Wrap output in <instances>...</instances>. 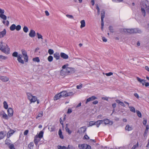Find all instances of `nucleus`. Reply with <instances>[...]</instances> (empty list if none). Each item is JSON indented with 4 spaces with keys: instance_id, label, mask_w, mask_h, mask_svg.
Instances as JSON below:
<instances>
[{
    "instance_id": "obj_1",
    "label": "nucleus",
    "mask_w": 149,
    "mask_h": 149,
    "mask_svg": "<svg viewBox=\"0 0 149 149\" xmlns=\"http://www.w3.org/2000/svg\"><path fill=\"white\" fill-rule=\"evenodd\" d=\"M75 70L74 68H72L67 67L65 70H61L60 72L61 75H67L71 74L74 73Z\"/></svg>"
},
{
    "instance_id": "obj_2",
    "label": "nucleus",
    "mask_w": 149,
    "mask_h": 149,
    "mask_svg": "<svg viewBox=\"0 0 149 149\" xmlns=\"http://www.w3.org/2000/svg\"><path fill=\"white\" fill-rule=\"evenodd\" d=\"M0 50L6 54L10 53V48L7 44L2 42H0Z\"/></svg>"
},
{
    "instance_id": "obj_3",
    "label": "nucleus",
    "mask_w": 149,
    "mask_h": 149,
    "mask_svg": "<svg viewBox=\"0 0 149 149\" xmlns=\"http://www.w3.org/2000/svg\"><path fill=\"white\" fill-rule=\"evenodd\" d=\"M141 7L145 8L147 12H149V2L147 0H141Z\"/></svg>"
},
{
    "instance_id": "obj_4",
    "label": "nucleus",
    "mask_w": 149,
    "mask_h": 149,
    "mask_svg": "<svg viewBox=\"0 0 149 149\" xmlns=\"http://www.w3.org/2000/svg\"><path fill=\"white\" fill-rule=\"evenodd\" d=\"M124 32H127L130 34H133L134 33H141L142 32L138 28L131 29H125L124 30Z\"/></svg>"
},
{
    "instance_id": "obj_5",
    "label": "nucleus",
    "mask_w": 149,
    "mask_h": 149,
    "mask_svg": "<svg viewBox=\"0 0 149 149\" xmlns=\"http://www.w3.org/2000/svg\"><path fill=\"white\" fill-rule=\"evenodd\" d=\"M22 54L24 56V61L27 62L28 60V56L27 55V52L24 49H22L21 50Z\"/></svg>"
},
{
    "instance_id": "obj_6",
    "label": "nucleus",
    "mask_w": 149,
    "mask_h": 149,
    "mask_svg": "<svg viewBox=\"0 0 149 149\" xmlns=\"http://www.w3.org/2000/svg\"><path fill=\"white\" fill-rule=\"evenodd\" d=\"M102 123L105 124V125L109 124V125H112L113 124V122L112 121L108 119H104L102 120Z\"/></svg>"
},
{
    "instance_id": "obj_7",
    "label": "nucleus",
    "mask_w": 149,
    "mask_h": 149,
    "mask_svg": "<svg viewBox=\"0 0 149 149\" xmlns=\"http://www.w3.org/2000/svg\"><path fill=\"white\" fill-rule=\"evenodd\" d=\"M0 116H1L2 118L5 119H8V115L3 111H2L0 112Z\"/></svg>"
},
{
    "instance_id": "obj_8",
    "label": "nucleus",
    "mask_w": 149,
    "mask_h": 149,
    "mask_svg": "<svg viewBox=\"0 0 149 149\" xmlns=\"http://www.w3.org/2000/svg\"><path fill=\"white\" fill-rule=\"evenodd\" d=\"M97 99V97L94 96H93L87 99L86 104H87L88 102Z\"/></svg>"
},
{
    "instance_id": "obj_9",
    "label": "nucleus",
    "mask_w": 149,
    "mask_h": 149,
    "mask_svg": "<svg viewBox=\"0 0 149 149\" xmlns=\"http://www.w3.org/2000/svg\"><path fill=\"white\" fill-rule=\"evenodd\" d=\"M40 138L38 137L37 136H35L33 141L36 146L38 145V143L40 141Z\"/></svg>"
},
{
    "instance_id": "obj_10",
    "label": "nucleus",
    "mask_w": 149,
    "mask_h": 149,
    "mask_svg": "<svg viewBox=\"0 0 149 149\" xmlns=\"http://www.w3.org/2000/svg\"><path fill=\"white\" fill-rule=\"evenodd\" d=\"M8 116L10 117L12 116L13 115V110L11 108H9L7 110Z\"/></svg>"
},
{
    "instance_id": "obj_11",
    "label": "nucleus",
    "mask_w": 149,
    "mask_h": 149,
    "mask_svg": "<svg viewBox=\"0 0 149 149\" xmlns=\"http://www.w3.org/2000/svg\"><path fill=\"white\" fill-rule=\"evenodd\" d=\"M0 79L3 82H6L9 80V78L6 76H0Z\"/></svg>"
},
{
    "instance_id": "obj_12",
    "label": "nucleus",
    "mask_w": 149,
    "mask_h": 149,
    "mask_svg": "<svg viewBox=\"0 0 149 149\" xmlns=\"http://www.w3.org/2000/svg\"><path fill=\"white\" fill-rule=\"evenodd\" d=\"M22 56L21 54H19L18 55V56L17 58V60L18 61V62L19 63H20L22 64H24V61L23 59H22Z\"/></svg>"
},
{
    "instance_id": "obj_13",
    "label": "nucleus",
    "mask_w": 149,
    "mask_h": 149,
    "mask_svg": "<svg viewBox=\"0 0 149 149\" xmlns=\"http://www.w3.org/2000/svg\"><path fill=\"white\" fill-rule=\"evenodd\" d=\"M29 36L31 38L34 37L36 35V33L35 31L32 29H31L30 30V32L29 34Z\"/></svg>"
},
{
    "instance_id": "obj_14",
    "label": "nucleus",
    "mask_w": 149,
    "mask_h": 149,
    "mask_svg": "<svg viewBox=\"0 0 149 149\" xmlns=\"http://www.w3.org/2000/svg\"><path fill=\"white\" fill-rule=\"evenodd\" d=\"M136 79L138 81L142 84L143 86L144 85V84L146 82V80H145L141 79L138 77H136Z\"/></svg>"
},
{
    "instance_id": "obj_15",
    "label": "nucleus",
    "mask_w": 149,
    "mask_h": 149,
    "mask_svg": "<svg viewBox=\"0 0 149 149\" xmlns=\"http://www.w3.org/2000/svg\"><path fill=\"white\" fill-rule=\"evenodd\" d=\"M60 56L61 57L65 59H67L68 58V55L63 52H61L60 54Z\"/></svg>"
},
{
    "instance_id": "obj_16",
    "label": "nucleus",
    "mask_w": 149,
    "mask_h": 149,
    "mask_svg": "<svg viewBox=\"0 0 149 149\" xmlns=\"http://www.w3.org/2000/svg\"><path fill=\"white\" fill-rule=\"evenodd\" d=\"M86 144L85 143L79 144L78 147L80 149H86Z\"/></svg>"
},
{
    "instance_id": "obj_17",
    "label": "nucleus",
    "mask_w": 149,
    "mask_h": 149,
    "mask_svg": "<svg viewBox=\"0 0 149 149\" xmlns=\"http://www.w3.org/2000/svg\"><path fill=\"white\" fill-rule=\"evenodd\" d=\"M67 91H63L59 93L60 96L62 97H66Z\"/></svg>"
},
{
    "instance_id": "obj_18",
    "label": "nucleus",
    "mask_w": 149,
    "mask_h": 149,
    "mask_svg": "<svg viewBox=\"0 0 149 149\" xmlns=\"http://www.w3.org/2000/svg\"><path fill=\"white\" fill-rule=\"evenodd\" d=\"M6 30L4 29L2 31L0 32V38H2L6 34Z\"/></svg>"
},
{
    "instance_id": "obj_19",
    "label": "nucleus",
    "mask_w": 149,
    "mask_h": 149,
    "mask_svg": "<svg viewBox=\"0 0 149 149\" xmlns=\"http://www.w3.org/2000/svg\"><path fill=\"white\" fill-rule=\"evenodd\" d=\"M102 120H98L96 122H95V125H96V127H99L100 125L102 123Z\"/></svg>"
},
{
    "instance_id": "obj_20",
    "label": "nucleus",
    "mask_w": 149,
    "mask_h": 149,
    "mask_svg": "<svg viewBox=\"0 0 149 149\" xmlns=\"http://www.w3.org/2000/svg\"><path fill=\"white\" fill-rule=\"evenodd\" d=\"M43 135V131H40L38 134H37L35 136H37L38 137L41 139Z\"/></svg>"
},
{
    "instance_id": "obj_21",
    "label": "nucleus",
    "mask_w": 149,
    "mask_h": 149,
    "mask_svg": "<svg viewBox=\"0 0 149 149\" xmlns=\"http://www.w3.org/2000/svg\"><path fill=\"white\" fill-rule=\"evenodd\" d=\"M34 144L33 142H31L28 145V149H33Z\"/></svg>"
},
{
    "instance_id": "obj_22",
    "label": "nucleus",
    "mask_w": 149,
    "mask_h": 149,
    "mask_svg": "<svg viewBox=\"0 0 149 149\" xmlns=\"http://www.w3.org/2000/svg\"><path fill=\"white\" fill-rule=\"evenodd\" d=\"M54 56L56 60H58L59 59L60 55L58 52H56L54 54Z\"/></svg>"
},
{
    "instance_id": "obj_23",
    "label": "nucleus",
    "mask_w": 149,
    "mask_h": 149,
    "mask_svg": "<svg viewBox=\"0 0 149 149\" xmlns=\"http://www.w3.org/2000/svg\"><path fill=\"white\" fill-rule=\"evenodd\" d=\"M115 101L117 103L119 104L120 105L123 107H125V105L124 103L123 102L120 101L119 100H116Z\"/></svg>"
},
{
    "instance_id": "obj_24",
    "label": "nucleus",
    "mask_w": 149,
    "mask_h": 149,
    "mask_svg": "<svg viewBox=\"0 0 149 149\" xmlns=\"http://www.w3.org/2000/svg\"><path fill=\"white\" fill-rule=\"evenodd\" d=\"M105 12L104 10H102L101 13V21L103 22V19L105 17Z\"/></svg>"
},
{
    "instance_id": "obj_25",
    "label": "nucleus",
    "mask_w": 149,
    "mask_h": 149,
    "mask_svg": "<svg viewBox=\"0 0 149 149\" xmlns=\"http://www.w3.org/2000/svg\"><path fill=\"white\" fill-rule=\"evenodd\" d=\"M70 146V145H68L67 147L64 146H58V149H69V147Z\"/></svg>"
},
{
    "instance_id": "obj_26",
    "label": "nucleus",
    "mask_w": 149,
    "mask_h": 149,
    "mask_svg": "<svg viewBox=\"0 0 149 149\" xmlns=\"http://www.w3.org/2000/svg\"><path fill=\"white\" fill-rule=\"evenodd\" d=\"M37 100V98L35 96H33L31 98L30 101L31 103L35 102Z\"/></svg>"
},
{
    "instance_id": "obj_27",
    "label": "nucleus",
    "mask_w": 149,
    "mask_h": 149,
    "mask_svg": "<svg viewBox=\"0 0 149 149\" xmlns=\"http://www.w3.org/2000/svg\"><path fill=\"white\" fill-rule=\"evenodd\" d=\"M95 121H91L89 122V124L87 125V126L88 127H89L90 126H92L93 125H95Z\"/></svg>"
},
{
    "instance_id": "obj_28",
    "label": "nucleus",
    "mask_w": 149,
    "mask_h": 149,
    "mask_svg": "<svg viewBox=\"0 0 149 149\" xmlns=\"http://www.w3.org/2000/svg\"><path fill=\"white\" fill-rule=\"evenodd\" d=\"M80 23L81 24V25L80 26L81 28H82L85 27V22L84 20H81L80 22Z\"/></svg>"
},
{
    "instance_id": "obj_29",
    "label": "nucleus",
    "mask_w": 149,
    "mask_h": 149,
    "mask_svg": "<svg viewBox=\"0 0 149 149\" xmlns=\"http://www.w3.org/2000/svg\"><path fill=\"white\" fill-rule=\"evenodd\" d=\"M16 26L14 24H12L10 27V29L11 31H14L16 28Z\"/></svg>"
},
{
    "instance_id": "obj_30",
    "label": "nucleus",
    "mask_w": 149,
    "mask_h": 149,
    "mask_svg": "<svg viewBox=\"0 0 149 149\" xmlns=\"http://www.w3.org/2000/svg\"><path fill=\"white\" fill-rule=\"evenodd\" d=\"M61 97L60 96V94L59 93L57 94L56 95H55V96L54 97V100H57L60 98Z\"/></svg>"
},
{
    "instance_id": "obj_31",
    "label": "nucleus",
    "mask_w": 149,
    "mask_h": 149,
    "mask_svg": "<svg viewBox=\"0 0 149 149\" xmlns=\"http://www.w3.org/2000/svg\"><path fill=\"white\" fill-rule=\"evenodd\" d=\"M145 9V8H141V11L142 15L144 17H145L146 15V13Z\"/></svg>"
},
{
    "instance_id": "obj_32",
    "label": "nucleus",
    "mask_w": 149,
    "mask_h": 149,
    "mask_svg": "<svg viewBox=\"0 0 149 149\" xmlns=\"http://www.w3.org/2000/svg\"><path fill=\"white\" fill-rule=\"evenodd\" d=\"M132 127L128 125H127L125 127V130H132Z\"/></svg>"
},
{
    "instance_id": "obj_33",
    "label": "nucleus",
    "mask_w": 149,
    "mask_h": 149,
    "mask_svg": "<svg viewBox=\"0 0 149 149\" xmlns=\"http://www.w3.org/2000/svg\"><path fill=\"white\" fill-rule=\"evenodd\" d=\"M5 135L3 132L0 131V140L3 139L5 136Z\"/></svg>"
},
{
    "instance_id": "obj_34",
    "label": "nucleus",
    "mask_w": 149,
    "mask_h": 149,
    "mask_svg": "<svg viewBox=\"0 0 149 149\" xmlns=\"http://www.w3.org/2000/svg\"><path fill=\"white\" fill-rule=\"evenodd\" d=\"M26 94L27 96L28 99L30 100L31 98L32 97H33V96L32 95L31 93H27Z\"/></svg>"
},
{
    "instance_id": "obj_35",
    "label": "nucleus",
    "mask_w": 149,
    "mask_h": 149,
    "mask_svg": "<svg viewBox=\"0 0 149 149\" xmlns=\"http://www.w3.org/2000/svg\"><path fill=\"white\" fill-rule=\"evenodd\" d=\"M129 108L130 111L134 113L135 112V109L134 107L132 106H129Z\"/></svg>"
},
{
    "instance_id": "obj_36",
    "label": "nucleus",
    "mask_w": 149,
    "mask_h": 149,
    "mask_svg": "<svg viewBox=\"0 0 149 149\" xmlns=\"http://www.w3.org/2000/svg\"><path fill=\"white\" fill-rule=\"evenodd\" d=\"M13 132H10V131H9L8 132L7 134V136L8 137V138H9L10 136H11L12 135H13V133L15 131H13Z\"/></svg>"
},
{
    "instance_id": "obj_37",
    "label": "nucleus",
    "mask_w": 149,
    "mask_h": 149,
    "mask_svg": "<svg viewBox=\"0 0 149 149\" xmlns=\"http://www.w3.org/2000/svg\"><path fill=\"white\" fill-rule=\"evenodd\" d=\"M0 17L4 20H6L7 19L6 16L3 14H0Z\"/></svg>"
},
{
    "instance_id": "obj_38",
    "label": "nucleus",
    "mask_w": 149,
    "mask_h": 149,
    "mask_svg": "<svg viewBox=\"0 0 149 149\" xmlns=\"http://www.w3.org/2000/svg\"><path fill=\"white\" fill-rule=\"evenodd\" d=\"M3 104L4 108L6 109H7L8 108V105L7 102L5 101L3 102Z\"/></svg>"
},
{
    "instance_id": "obj_39",
    "label": "nucleus",
    "mask_w": 149,
    "mask_h": 149,
    "mask_svg": "<svg viewBox=\"0 0 149 149\" xmlns=\"http://www.w3.org/2000/svg\"><path fill=\"white\" fill-rule=\"evenodd\" d=\"M74 93L72 92H67V91L66 97L73 95Z\"/></svg>"
},
{
    "instance_id": "obj_40",
    "label": "nucleus",
    "mask_w": 149,
    "mask_h": 149,
    "mask_svg": "<svg viewBox=\"0 0 149 149\" xmlns=\"http://www.w3.org/2000/svg\"><path fill=\"white\" fill-rule=\"evenodd\" d=\"M33 61H34L37 62H39L40 61V59L38 57H36L35 58H34L33 59Z\"/></svg>"
},
{
    "instance_id": "obj_41",
    "label": "nucleus",
    "mask_w": 149,
    "mask_h": 149,
    "mask_svg": "<svg viewBox=\"0 0 149 149\" xmlns=\"http://www.w3.org/2000/svg\"><path fill=\"white\" fill-rule=\"evenodd\" d=\"M58 133L60 138H61L62 139H63L64 138L63 135L62 134V131H59Z\"/></svg>"
},
{
    "instance_id": "obj_42",
    "label": "nucleus",
    "mask_w": 149,
    "mask_h": 149,
    "mask_svg": "<svg viewBox=\"0 0 149 149\" xmlns=\"http://www.w3.org/2000/svg\"><path fill=\"white\" fill-rule=\"evenodd\" d=\"M139 143L137 142L136 145H134L131 149H136L139 146Z\"/></svg>"
},
{
    "instance_id": "obj_43",
    "label": "nucleus",
    "mask_w": 149,
    "mask_h": 149,
    "mask_svg": "<svg viewBox=\"0 0 149 149\" xmlns=\"http://www.w3.org/2000/svg\"><path fill=\"white\" fill-rule=\"evenodd\" d=\"M23 30L24 32L26 33L28 32L29 29L27 26H25L23 28Z\"/></svg>"
},
{
    "instance_id": "obj_44",
    "label": "nucleus",
    "mask_w": 149,
    "mask_h": 149,
    "mask_svg": "<svg viewBox=\"0 0 149 149\" xmlns=\"http://www.w3.org/2000/svg\"><path fill=\"white\" fill-rule=\"evenodd\" d=\"M12 56H13L15 57H17V58L18 57V52H15L13 53Z\"/></svg>"
},
{
    "instance_id": "obj_45",
    "label": "nucleus",
    "mask_w": 149,
    "mask_h": 149,
    "mask_svg": "<svg viewBox=\"0 0 149 149\" xmlns=\"http://www.w3.org/2000/svg\"><path fill=\"white\" fill-rule=\"evenodd\" d=\"M43 116V112L41 111V112L39 113L38 115L36 117V119H38L39 117H41Z\"/></svg>"
},
{
    "instance_id": "obj_46",
    "label": "nucleus",
    "mask_w": 149,
    "mask_h": 149,
    "mask_svg": "<svg viewBox=\"0 0 149 149\" xmlns=\"http://www.w3.org/2000/svg\"><path fill=\"white\" fill-rule=\"evenodd\" d=\"M10 141L9 139H6L5 141V143L7 145H10Z\"/></svg>"
},
{
    "instance_id": "obj_47",
    "label": "nucleus",
    "mask_w": 149,
    "mask_h": 149,
    "mask_svg": "<svg viewBox=\"0 0 149 149\" xmlns=\"http://www.w3.org/2000/svg\"><path fill=\"white\" fill-rule=\"evenodd\" d=\"M7 56H3L2 55H0V59L2 60H6L7 59Z\"/></svg>"
},
{
    "instance_id": "obj_48",
    "label": "nucleus",
    "mask_w": 149,
    "mask_h": 149,
    "mask_svg": "<svg viewBox=\"0 0 149 149\" xmlns=\"http://www.w3.org/2000/svg\"><path fill=\"white\" fill-rule=\"evenodd\" d=\"M48 53L50 55H52L54 53V50L51 49H49L48 51Z\"/></svg>"
},
{
    "instance_id": "obj_49",
    "label": "nucleus",
    "mask_w": 149,
    "mask_h": 149,
    "mask_svg": "<svg viewBox=\"0 0 149 149\" xmlns=\"http://www.w3.org/2000/svg\"><path fill=\"white\" fill-rule=\"evenodd\" d=\"M53 60V57L52 56H49L48 57V60L49 62H51Z\"/></svg>"
},
{
    "instance_id": "obj_50",
    "label": "nucleus",
    "mask_w": 149,
    "mask_h": 149,
    "mask_svg": "<svg viewBox=\"0 0 149 149\" xmlns=\"http://www.w3.org/2000/svg\"><path fill=\"white\" fill-rule=\"evenodd\" d=\"M109 29L110 32L111 33L114 32L112 26H110L109 27Z\"/></svg>"
},
{
    "instance_id": "obj_51",
    "label": "nucleus",
    "mask_w": 149,
    "mask_h": 149,
    "mask_svg": "<svg viewBox=\"0 0 149 149\" xmlns=\"http://www.w3.org/2000/svg\"><path fill=\"white\" fill-rule=\"evenodd\" d=\"M8 147L10 149H15L14 145L13 144L9 145L8 146Z\"/></svg>"
},
{
    "instance_id": "obj_52",
    "label": "nucleus",
    "mask_w": 149,
    "mask_h": 149,
    "mask_svg": "<svg viewBox=\"0 0 149 149\" xmlns=\"http://www.w3.org/2000/svg\"><path fill=\"white\" fill-rule=\"evenodd\" d=\"M36 34L38 36V38L39 39H43L42 36L41 35L39 34L38 33H36Z\"/></svg>"
},
{
    "instance_id": "obj_53",
    "label": "nucleus",
    "mask_w": 149,
    "mask_h": 149,
    "mask_svg": "<svg viewBox=\"0 0 149 149\" xmlns=\"http://www.w3.org/2000/svg\"><path fill=\"white\" fill-rule=\"evenodd\" d=\"M136 112L137 115L139 117L141 118V114L140 111L137 110H136Z\"/></svg>"
},
{
    "instance_id": "obj_54",
    "label": "nucleus",
    "mask_w": 149,
    "mask_h": 149,
    "mask_svg": "<svg viewBox=\"0 0 149 149\" xmlns=\"http://www.w3.org/2000/svg\"><path fill=\"white\" fill-rule=\"evenodd\" d=\"M2 22H3V23L4 25H6L7 26H8L9 24V22L8 20L6 21H6H3Z\"/></svg>"
},
{
    "instance_id": "obj_55",
    "label": "nucleus",
    "mask_w": 149,
    "mask_h": 149,
    "mask_svg": "<svg viewBox=\"0 0 149 149\" xmlns=\"http://www.w3.org/2000/svg\"><path fill=\"white\" fill-rule=\"evenodd\" d=\"M96 8L97 9V14L98 15H99L100 14V8H99V7L98 5H96Z\"/></svg>"
},
{
    "instance_id": "obj_56",
    "label": "nucleus",
    "mask_w": 149,
    "mask_h": 149,
    "mask_svg": "<svg viewBox=\"0 0 149 149\" xmlns=\"http://www.w3.org/2000/svg\"><path fill=\"white\" fill-rule=\"evenodd\" d=\"M16 29L17 31H19L20 30L21 28V26L19 25H18L16 26Z\"/></svg>"
},
{
    "instance_id": "obj_57",
    "label": "nucleus",
    "mask_w": 149,
    "mask_h": 149,
    "mask_svg": "<svg viewBox=\"0 0 149 149\" xmlns=\"http://www.w3.org/2000/svg\"><path fill=\"white\" fill-rule=\"evenodd\" d=\"M68 66V64L67 65L65 64L62 66V68H63V70H65L66 68H67V66Z\"/></svg>"
},
{
    "instance_id": "obj_58",
    "label": "nucleus",
    "mask_w": 149,
    "mask_h": 149,
    "mask_svg": "<svg viewBox=\"0 0 149 149\" xmlns=\"http://www.w3.org/2000/svg\"><path fill=\"white\" fill-rule=\"evenodd\" d=\"M112 1L114 2L118 3L122 2L123 1V0H112Z\"/></svg>"
},
{
    "instance_id": "obj_59",
    "label": "nucleus",
    "mask_w": 149,
    "mask_h": 149,
    "mask_svg": "<svg viewBox=\"0 0 149 149\" xmlns=\"http://www.w3.org/2000/svg\"><path fill=\"white\" fill-rule=\"evenodd\" d=\"M66 16L68 18L73 19L74 18V17L72 15H66Z\"/></svg>"
},
{
    "instance_id": "obj_60",
    "label": "nucleus",
    "mask_w": 149,
    "mask_h": 149,
    "mask_svg": "<svg viewBox=\"0 0 149 149\" xmlns=\"http://www.w3.org/2000/svg\"><path fill=\"white\" fill-rule=\"evenodd\" d=\"M81 130H86L87 129V127L86 126H83L81 127Z\"/></svg>"
},
{
    "instance_id": "obj_61",
    "label": "nucleus",
    "mask_w": 149,
    "mask_h": 149,
    "mask_svg": "<svg viewBox=\"0 0 149 149\" xmlns=\"http://www.w3.org/2000/svg\"><path fill=\"white\" fill-rule=\"evenodd\" d=\"M82 87V84L79 85L77 86V89H81Z\"/></svg>"
},
{
    "instance_id": "obj_62",
    "label": "nucleus",
    "mask_w": 149,
    "mask_h": 149,
    "mask_svg": "<svg viewBox=\"0 0 149 149\" xmlns=\"http://www.w3.org/2000/svg\"><path fill=\"white\" fill-rule=\"evenodd\" d=\"M83 139H88L89 137L87 135H86L84 136Z\"/></svg>"
},
{
    "instance_id": "obj_63",
    "label": "nucleus",
    "mask_w": 149,
    "mask_h": 149,
    "mask_svg": "<svg viewBox=\"0 0 149 149\" xmlns=\"http://www.w3.org/2000/svg\"><path fill=\"white\" fill-rule=\"evenodd\" d=\"M86 149H91V146L89 145L86 144Z\"/></svg>"
},
{
    "instance_id": "obj_64",
    "label": "nucleus",
    "mask_w": 149,
    "mask_h": 149,
    "mask_svg": "<svg viewBox=\"0 0 149 149\" xmlns=\"http://www.w3.org/2000/svg\"><path fill=\"white\" fill-rule=\"evenodd\" d=\"M113 74V73L112 72H109V73H106V75L107 76H110L112 75Z\"/></svg>"
}]
</instances>
